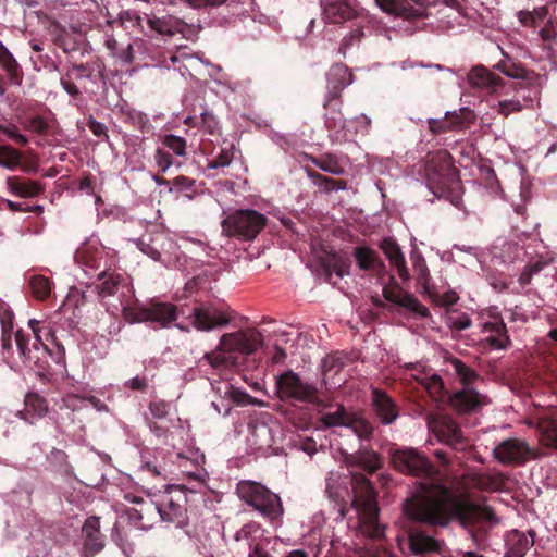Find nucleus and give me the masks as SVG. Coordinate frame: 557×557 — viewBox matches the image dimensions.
Masks as SVG:
<instances>
[{
  "label": "nucleus",
  "mask_w": 557,
  "mask_h": 557,
  "mask_svg": "<svg viewBox=\"0 0 557 557\" xmlns=\"http://www.w3.org/2000/svg\"><path fill=\"white\" fill-rule=\"evenodd\" d=\"M409 546L416 555L440 553L442 542L428 535L423 531H411L409 534Z\"/></svg>",
  "instance_id": "c756f323"
},
{
  "label": "nucleus",
  "mask_w": 557,
  "mask_h": 557,
  "mask_svg": "<svg viewBox=\"0 0 557 557\" xmlns=\"http://www.w3.org/2000/svg\"><path fill=\"white\" fill-rule=\"evenodd\" d=\"M322 16L329 24H342L358 16L356 0H321Z\"/></svg>",
  "instance_id": "f3484780"
},
{
  "label": "nucleus",
  "mask_w": 557,
  "mask_h": 557,
  "mask_svg": "<svg viewBox=\"0 0 557 557\" xmlns=\"http://www.w3.org/2000/svg\"><path fill=\"white\" fill-rule=\"evenodd\" d=\"M119 20L121 26H123L124 28H128L129 26L141 27V22L144 18L134 11H123L120 13Z\"/></svg>",
  "instance_id": "bf43d9fd"
},
{
  "label": "nucleus",
  "mask_w": 557,
  "mask_h": 557,
  "mask_svg": "<svg viewBox=\"0 0 557 557\" xmlns=\"http://www.w3.org/2000/svg\"><path fill=\"white\" fill-rule=\"evenodd\" d=\"M51 281L41 274L32 275L28 280L30 294L39 301H44L49 298L51 294Z\"/></svg>",
  "instance_id": "a19ab883"
},
{
  "label": "nucleus",
  "mask_w": 557,
  "mask_h": 557,
  "mask_svg": "<svg viewBox=\"0 0 557 557\" xmlns=\"http://www.w3.org/2000/svg\"><path fill=\"white\" fill-rule=\"evenodd\" d=\"M389 281L391 284L383 287V297L387 301L404 307L422 318L430 315L429 309L422 305L413 295L405 292L398 285L394 276H391Z\"/></svg>",
  "instance_id": "2eb2a0df"
},
{
  "label": "nucleus",
  "mask_w": 557,
  "mask_h": 557,
  "mask_svg": "<svg viewBox=\"0 0 557 557\" xmlns=\"http://www.w3.org/2000/svg\"><path fill=\"white\" fill-rule=\"evenodd\" d=\"M507 476L502 472L493 474H479L474 482L475 485L486 492H498L505 487Z\"/></svg>",
  "instance_id": "79ce46f5"
},
{
  "label": "nucleus",
  "mask_w": 557,
  "mask_h": 557,
  "mask_svg": "<svg viewBox=\"0 0 557 557\" xmlns=\"http://www.w3.org/2000/svg\"><path fill=\"white\" fill-rule=\"evenodd\" d=\"M15 343L21 358L25 363L37 366L39 370H45V366L40 364V358L33 355V347H29V336L23 331L15 332Z\"/></svg>",
  "instance_id": "ea45409f"
},
{
  "label": "nucleus",
  "mask_w": 557,
  "mask_h": 557,
  "mask_svg": "<svg viewBox=\"0 0 557 557\" xmlns=\"http://www.w3.org/2000/svg\"><path fill=\"white\" fill-rule=\"evenodd\" d=\"M372 409L384 425L394 423L399 417V408L395 400L383 389L372 388L371 392Z\"/></svg>",
  "instance_id": "6ab92c4d"
},
{
  "label": "nucleus",
  "mask_w": 557,
  "mask_h": 557,
  "mask_svg": "<svg viewBox=\"0 0 557 557\" xmlns=\"http://www.w3.org/2000/svg\"><path fill=\"white\" fill-rule=\"evenodd\" d=\"M527 81L517 82L510 85L512 90L516 92V97L523 101V109H530L533 107L534 101L540 99L544 76L541 74H529Z\"/></svg>",
  "instance_id": "5701e85b"
},
{
  "label": "nucleus",
  "mask_w": 557,
  "mask_h": 557,
  "mask_svg": "<svg viewBox=\"0 0 557 557\" xmlns=\"http://www.w3.org/2000/svg\"><path fill=\"white\" fill-rule=\"evenodd\" d=\"M304 170L307 176L312 181V183L322 188L325 193H331L333 190H345L347 189V182L344 180H334L332 177L322 175L317 172L312 168L306 165Z\"/></svg>",
  "instance_id": "e433bc0d"
},
{
  "label": "nucleus",
  "mask_w": 557,
  "mask_h": 557,
  "mask_svg": "<svg viewBox=\"0 0 557 557\" xmlns=\"http://www.w3.org/2000/svg\"><path fill=\"white\" fill-rule=\"evenodd\" d=\"M422 384L426 388L430 395L433 397H441L445 391L444 382L437 374H433L430 377L423 380Z\"/></svg>",
  "instance_id": "6e6d98bb"
},
{
  "label": "nucleus",
  "mask_w": 557,
  "mask_h": 557,
  "mask_svg": "<svg viewBox=\"0 0 557 557\" xmlns=\"http://www.w3.org/2000/svg\"><path fill=\"white\" fill-rule=\"evenodd\" d=\"M201 125L211 135L220 129L219 121L215 115L207 110L201 113Z\"/></svg>",
  "instance_id": "e2e57ef3"
},
{
  "label": "nucleus",
  "mask_w": 557,
  "mask_h": 557,
  "mask_svg": "<svg viewBox=\"0 0 557 557\" xmlns=\"http://www.w3.org/2000/svg\"><path fill=\"white\" fill-rule=\"evenodd\" d=\"M149 410L154 418L162 419L169 412V404L164 400L151 401L149 405Z\"/></svg>",
  "instance_id": "338daca9"
},
{
  "label": "nucleus",
  "mask_w": 557,
  "mask_h": 557,
  "mask_svg": "<svg viewBox=\"0 0 557 557\" xmlns=\"http://www.w3.org/2000/svg\"><path fill=\"white\" fill-rule=\"evenodd\" d=\"M306 158L323 172L332 175H343L345 173L344 165L341 163L339 158L334 153L326 152L319 157L307 154Z\"/></svg>",
  "instance_id": "c9c22d12"
},
{
  "label": "nucleus",
  "mask_w": 557,
  "mask_h": 557,
  "mask_svg": "<svg viewBox=\"0 0 557 557\" xmlns=\"http://www.w3.org/2000/svg\"><path fill=\"white\" fill-rule=\"evenodd\" d=\"M182 191L185 196L193 198L196 193V181L185 175H178L173 180L172 191Z\"/></svg>",
  "instance_id": "864d4df0"
},
{
  "label": "nucleus",
  "mask_w": 557,
  "mask_h": 557,
  "mask_svg": "<svg viewBox=\"0 0 557 557\" xmlns=\"http://www.w3.org/2000/svg\"><path fill=\"white\" fill-rule=\"evenodd\" d=\"M425 180L429 189L435 196L454 190L459 184L458 171L447 150H438L429 157L425 164Z\"/></svg>",
  "instance_id": "423d86ee"
},
{
  "label": "nucleus",
  "mask_w": 557,
  "mask_h": 557,
  "mask_svg": "<svg viewBox=\"0 0 557 557\" xmlns=\"http://www.w3.org/2000/svg\"><path fill=\"white\" fill-rule=\"evenodd\" d=\"M7 185L11 193L23 198L36 197L45 190L44 186L39 182L21 176L8 177Z\"/></svg>",
  "instance_id": "7c9ffc66"
},
{
  "label": "nucleus",
  "mask_w": 557,
  "mask_h": 557,
  "mask_svg": "<svg viewBox=\"0 0 557 557\" xmlns=\"http://www.w3.org/2000/svg\"><path fill=\"white\" fill-rule=\"evenodd\" d=\"M487 404L488 397L473 387H462L449 396V405L461 414L479 411Z\"/></svg>",
  "instance_id": "dca6fc26"
},
{
  "label": "nucleus",
  "mask_w": 557,
  "mask_h": 557,
  "mask_svg": "<svg viewBox=\"0 0 557 557\" xmlns=\"http://www.w3.org/2000/svg\"><path fill=\"white\" fill-rule=\"evenodd\" d=\"M267 222L268 218L255 209H237L222 220V233L240 242H252Z\"/></svg>",
  "instance_id": "0eeeda50"
},
{
  "label": "nucleus",
  "mask_w": 557,
  "mask_h": 557,
  "mask_svg": "<svg viewBox=\"0 0 557 557\" xmlns=\"http://www.w3.org/2000/svg\"><path fill=\"white\" fill-rule=\"evenodd\" d=\"M28 326L35 337V342L33 343L34 350L38 351L41 347L55 363L63 362L65 358L64 346L58 341L54 331L49 326V324L30 319L28 321Z\"/></svg>",
  "instance_id": "f8f14e48"
},
{
  "label": "nucleus",
  "mask_w": 557,
  "mask_h": 557,
  "mask_svg": "<svg viewBox=\"0 0 557 557\" xmlns=\"http://www.w3.org/2000/svg\"><path fill=\"white\" fill-rule=\"evenodd\" d=\"M445 323L449 329L463 331L471 326L472 321L467 313L451 311L447 313L445 318Z\"/></svg>",
  "instance_id": "3c124183"
},
{
  "label": "nucleus",
  "mask_w": 557,
  "mask_h": 557,
  "mask_svg": "<svg viewBox=\"0 0 557 557\" xmlns=\"http://www.w3.org/2000/svg\"><path fill=\"white\" fill-rule=\"evenodd\" d=\"M88 404L98 411H101L106 408V405L95 396H89L87 398L70 396L65 399V406L71 409L73 413L87 409Z\"/></svg>",
  "instance_id": "37998d69"
},
{
  "label": "nucleus",
  "mask_w": 557,
  "mask_h": 557,
  "mask_svg": "<svg viewBox=\"0 0 557 557\" xmlns=\"http://www.w3.org/2000/svg\"><path fill=\"white\" fill-rule=\"evenodd\" d=\"M123 317L129 323L151 322L169 327L177 319V306L170 302L151 301L135 308L124 307Z\"/></svg>",
  "instance_id": "9d476101"
},
{
  "label": "nucleus",
  "mask_w": 557,
  "mask_h": 557,
  "mask_svg": "<svg viewBox=\"0 0 557 557\" xmlns=\"http://www.w3.org/2000/svg\"><path fill=\"white\" fill-rule=\"evenodd\" d=\"M0 132L22 147L28 144V138L21 134L17 126L14 124H10L8 126L0 124Z\"/></svg>",
  "instance_id": "4d7b16f0"
},
{
  "label": "nucleus",
  "mask_w": 557,
  "mask_h": 557,
  "mask_svg": "<svg viewBox=\"0 0 557 557\" xmlns=\"http://www.w3.org/2000/svg\"><path fill=\"white\" fill-rule=\"evenodd\" d=\"M154 161L162 172H165L171 165H173L172 154L163 147L156 150Z\"/></svg>",
  "instance_id": "680f3d73"
},
{
  "label": "nucleus",
  "mask_w": 557,
  "mask_h": 557,
  "mask_svg": "<svg viewBox=\"0 0 557 557\" xmlns=\"http://www.w3.org/2000/svg\"><path fill=\"white\" fill-rule=\"evenodd\" d=\"M380 248L388 259L391 265L396 269L399 277L403 281L409 280L410 274L399 245L392 238H384L380 243Z\"/></svg>",
  "instance_id": "cd10ccee"
},
{
  "label": "nucleus",
  "mask_w": 557,
  "mask_h": 557,
  "mask_svg": "<svg viewBox=\"0 0 557 557\" xmlns=\"http://www.w3.org/2000/svg\"><path fill=\"white\" fill-rule=\"evenodd\" d=\"M347 428H350L362 440L371 438L374 431L371 422L357 413L351 414Z\"/></svg>",
  "instance_id": "a18cd8bd"
},
{
  "label": "nucleus",
  "mask_w": 557,
  "mask_h": 557,
  "mask_svg": "<svg viewBox=\"0 0 557 557\" xmlns=\"http://www.w3.org/2000/svg\"><path fill=\"white\" fill-rule=\"evenodd\" d=\"M234 144L227 143L221 148L219 153L208 163L209 169L228 166L234 159Z\"/></svg>",
  "instance_id": "8fccbe9b"
},
{
  "label": "nucleus",
  "mask_w": 557,
  "mask_h": 557,
  "mask_svg": "<svg viewBox=\"0 0 557 557\" xmlns=\"http://www.w3.org/2000/svg\"><path fill=\"white\" fill-rule=\"evenodd\" d=\"M483 331L493 333L486 338V342L494 349H506L511 343L503 321L486 322L483 324Z\"/></svg>",
  "instance_id": "f704fd0d"
},
{
  "label": "nucleus",
  "mask_w": 557,
  "mask_h": 557,
  "mask_svg": "<svg viewBox=\"0 0 557 557\" xmlns=\"http://www.w3.org/2000/svg\"><path fill=\"white\" fill-rule=\"evenodd\" d=\"M523 110L522 102L519 98L504 99L498 102V113L504 117H508L511 113H518Z\"/></svg>",
  "instance_id": "5fc2aeb1"
},
{
  "label": "nucleus",
  "mask_w": 557,
  "mask_h": 557,
  "mask_svg": "<svg viewBox=\"0 0 557 557\" xmlns=\"http://www.w3.org/2000/svg\"><path fill=\"white\" fill-rule=\"evenodd\" d=\"M356 465L369 474L374 473L382 466L380 456L376 453H360L356 457Z\"/></svg>",
  "instance_id": "de8ad7c7"
},
{
  "label": "nucleus",
  "mask_w": 557,
  "mask_h": 557,
  "mask_svg": "<svg viewBox=\"0 0 557 557\" xmlns=\"http://www.w3.org/2000/svg\"><path fill=\"white\" fill-rule=\"evenodd\" d=\"M543 446L557 449V409H546L533 418Z\"/></svg>",
  "instance_id": "4be33fe9"
},
{
  "label": "nucleus",
  "mask_w": 557,
  "mask_h": 557,
  "mask_svg": "<svg viewBox=\"0 0 557 557\" xmlns=\"http://www.w3.org/2000/svg\"><path fill=\"white\" fill-rule=\"evenodd\" d=\"M352 83V74L349 69L342 63L332 65L326 73V94L324 99L342 100L343 90Z\"/></svg>",
  "instance_id": "aec40b11"
},
{
  "label": "nucleus",
  "mask_w": 557,
  "mask_h": 557,
  "mask_svg": "<svg viewBox=\"0 0 557 557\" xmlns=\"http://www.w3.org/2000/svg\"><path fill=\"white\" fill-rule=\"evenodd\" d=\"M426 422L438 441L453 449L465 451L469 446L459 424L450 416L429 413Z\"/></svg>",
  "instance_id": "9b49d317"
},
{
  "label": "nucleus",
  "mask_w": 557,
  "mask_h": 557,
  "mask_svg": "<svg viewBox=\"0 0 557 557\" xmlns=\"http://www.w3.org/2000/svg\"><path fill=\"white\" fill-rule=\"evenodd\" d=\"M276 395L285 403L311 404L325 409L331 406L322 398V393L315 384L304 382L298 373L287 370L276 377Z\"/></svg>",
  "instance_id": "39448f33"
},
{
  "label": "nucleus",
  "mask_w": 557,
  "mask_h": 557,
  "mask_svg": "<svg viewBox=\"0 0 557 557\" xmlns=\"http://www.w3.org/2000/svg\"><path fill=\"white\" fill-rule=\"evenodd\" d=\"M468 82L473 88L488 94L497 92L505 85L504 79L484 66H475L468 74Z\"/></svg>",
  "instance_id": "b1692460"
},
{
  "label": "nucleus",
  "mask_w": 557,
  "mask_h": 557,
  "mask_svg": "<svg viewBox=\"0 0 557 557\" xmlns=\"http://www.w3.org/2000/svg\"><path fill=\"white\" fill-rule=\"evenodd\" d=\"M186 505L187 494L184 486L170 485L156 503L151 502L146 508L132 509L128 515L129 519L144 530L152 527L150 516L156 513L161 521L183 527L188 521Z\"/></svg>",
  "instance_id": "f03ea898"
},
{
  "label": "nucleus",
  "mask_w": 557,
  "mask_h": 557,
  "mask_svg": "<svg viewBox=\"0 0 557 557\" xmlns=\"http://www.w3.org/2000/svg\"><path fill=\"white\" fill-rule=\"evenodd\" d=\"M0 67L7 72L8 79L11 84L21 86L24 73L9 49L0 41Z\"/></svg>",
  "instance_id": "2f4dec72"
},
{
  "label": "nucleus",
  "mask_w": 557,
  "mask_h": 557,
  "mask_svg": "<svg viewBox=\"0 0 557 557\" xmlns=\"http://www.w3.org/2000/svg\"><path fill=\"white\" fill-rule=\"evenodd\" d=\"M147 24L149 27L157 33L161 35H173L174 32L172 30L171 25L162 18L153 17V18H147Z\"/></svg>",
  "instance_id": "0e129e2a"
},
{
  "label": "nucleus",
  "mask_w": 557,
  "mask_h": 557,
  "mask_svg": "<svg viewBox=\"0 0 557 557\" xmlns=\"http://www.w3.org/2000/svg\"><path fill=\"white\" fill-rule=\"evenodd\" d=\"M494 458L505 466H522L533 457V449L520 438H507L493 448Z\"/></svg>",
  "instance_id": "ddd939ff"
},
{
  "label": "nucleus",
  "mask_w": 557,
  "mask_h": 557,
  "mask_svg": "<svg viewBox=\"0 0 557 557\" xmlns=\"http://www.w3.org/2000/svg\"><path fill=\"white\" fill-rule=\"evenodd\" d=\"M503 54L505 59L500 60L494 67L504 75L524 82L530 76L529 74H537L534 71L524 69L521 63L512 61L508 54L504 52Z\"/></svg>",
  "instance_id": "58836bf2"
},
{
  "label": "nucleus",
  "mask_w": 557,
  "mask_h": 557,
  "mask_svg": "<svg viewBox=\"0 0 557 557\" xmlns=\"http://www.w3.org/2000/svg\"><path fill=\"white\" fill-rule=\"evenodd\" d=\"M24 406V410H20L17 416L30 424L48 413V401L37 392H28L25 395Z\"/></svg>",
  "instance_id": "a878e982"
},
{
  "label": "nucleus",
  "mask_w": 557,
  "mask_h": 557,
  "mask_svg": "<svg viewBox=\"0 0 557 557\" xmlns=\"http://www.w3.org/2000/svg\"><path fill=\"white\" fill-rule=\"evenodd\" d=\"M352 413L347 412L343 405H338L336 411L321 416L320 421L324 428L346 426Z\"/></svg>",
  "instance_id": "c03bdc74"
},
{
  "label": "nucleus",
  "mask_w": 557,
  "mask_h": 557,
  "mask_svg": "<svg viewBox=\"0 0 557 557\" xmlns=\"http://www.w3.org/2000/svg\"><path fill=\"white\" fill-rule=\"evenodd\" d=\"M377 7L385 13L404 15V16H420L423 8L420 0H374Z\"/></svg>",
  "instance_id": "bb28decb"
},
{
  "label": "nucleus",
  "mask_w": 557,
  "mask_h": 557,
  "mask_svg": "<svg viewBox=\"0 0 557 557\" xmlns=\"http://www.w3.org/2000/svg\"><path fill=\"white\" fill-rule=\"evenodd\" d=\"M358 269L377 278L386 274V265L379 253L369 246H357L351 251Z\"/></svg>",
  "instance_id": "a211bd4d"
},
{
  "label": "nucleus",
  "mask_w": 557,
  "mask_h": 557,
  "mask_svg": "<svg viewBox=\"0 0 557 557\" xmlns=\"http://www.w3.org/2000/svg\"><path fill=\"white\" fill-rule=\"evenodd\" d=\"M343 101L324 99V126L332 143L342 144L347 140L346 119L342 112Z\"/></svg>",
  "instance_id": "4468645a"
},
{
  "label": "nucleus",
  "mask_w": 557,
  "mask_h": 557,
  "mask_svg": "<svg viewBox=\"0 0 557 557\" xmlns=\"http://www.w3.org/2000/svg\"><path fill=\"white\" fill-rule=\"evenodd\" d=\"M463 117L456 112H446L443 119H429L428 126L432 134H443L465 127Z\"/></svg>",
  "instance_id": "473e14b6"
},
{
  "label": "nucleus",
  "mask_w": 557,
  "mask_h": 557,
  "mask_svg": "<svg viewBox=\"0 0 557 557\" xmlns=\"http://www.w3.org/2000/svg\"><path fill=\"white\" fill-rule=\"evenodd\" d=\"M22 160V154L18 150L1 145L0 146V166L14 170L16 169Z\"/></svg>",
  "instance_id": "09e8293b"
},
{
  "label": "nucleus",
  "mask_w": 557,
  "mask_h": 557,
  "mask_svg": "<svg viewBox=\"0 0 557 557\" xmlns=\"http://www.w3.org/2000/svg\"><path fill=\"white\" fill-rule=\"evenodd\" d=\"M87 126L88 128L91 131V133L97 136V137H106L108 138V128L107 126L101 123V122H98L97 120H95L92 116H90L87 121Z\"/></svg>",
  "instance_id": "774afa93"
},
{
  "label": "nucleus",
  "mask_w": 557,
  "mask_h": 557,
  "mask_svg": "<svg viewBox=\"0 0 557 557\" xmlns=\"http://www.w3.org/2000/svg\"><path fill=\"white\" fill-rule=\"evenodd\" d=\"M191 325L200 332L222 329L231 322V311L225 304L214 301H195L188 309Z\"/></svg>",
  "instance_id": "1a4fd4ad"
},
{
  "label": "nucleus",
  "mask_w": 557,
  "mask_h": 557,
  "mask_svg": "<svg viewBox=\"0 0 557 557\" xmlns=\"http://www.w3.org/2000/svg\"><path fill=\"white\" fill-rule=\"evenodd\" d=\"M23 128L38 135H47L50 132V123L41 115H32L21 122Z\"/></svg>",
  "instance_id": "49530a36"
},
{
  "label": "nucleus",
  "mask_w": 557,
  "mask_h": 557,
  "mask_svg": "<svg viewBox=\"0 0 557 557\" xmlns=\"http://www.w3.org/2000/svg\"><path fill=\"white\" fill-rule=\"evenodd\" d=\"M262 344V335L257 330L248 329L234 333H226L221 336L220 344L215 351L207 352L205 358L214 369L234 364L233 354H253Z\"/></svg>",
  "instance_id": "20e7f679"
},
{
  "label": "nucleus",
  "mask_w": 557,
  "mask_h": 557,
  "mask_svg": "<svg viewBox=\"0 0 557 557\" xmlns=\"http://www.w3.org/2000/svg\"><path fill=\"white\" fill-rule=\"evenodd\" d=\"M84 535V547L90 554H97L103 548V536L100 532L98 517H89L82 529Z\"/></svg>",
  "instance_id": "c85d7f7f"
},
{
  "label": "nucleus",
  "mask_w": 557,
  "mask_h": 557,
  "mask_svg": "<svg viewBox=\"0 0 557 557\" xmlns=\"http://www.w3.org/2000/svg\"><path fill=\"white\" fill-rule=\"evenodd\" d=\"M351 485L352 506L356 509L362 532L373 540L383 537L384 528L379 523L376 492L370 480L362 473H352Z\"/></svg>",
  "instance_id": "7ed1b4c3"
},
{
  "label": "nucleus",
  "mask_w": 557,
  "mask_h": 557,
  "mask_svg": "<svg viewBox=\"0 0 557 557\" xmlns=\"http://www.w3.org/2000/svg\"><path fill=\"white\" fill-rule=\"evenodd\" d=\"M0 324L1 331H13L14 313L4 302H0Z\"/></svg>",
  "instance_id": "13d9d810"
},
{
  "label": "nucleus",
  "mask_w": 557,
  "mask_h": 557,
  "mask_svg": "<svg viewBox=\"0 0 557 557\" xmlns=\"http://www.w3.org/2000/svg\"><path fill=\"white\" fill-rule=\"evenodd\" d=\"M103 258L104 255L101 249L89 246L78 248L74 256L75 262L90 277H97V273L102 270Z\"/></svg>",
  "instance_id": "393cba45"
},
{
  "label": "nucleus",
  "mask_w": 557,
  "mask_h": 557,
  "mask_svg": "<svg viewBox=\"0 0 557 557\" xmlns=\"http://www.w3.org/2000/svg\"><path fill=\"white\" fill-rule=\"evenodd\" d=\"M391 460L398 472L421 480L417 492L405 503V512L411 520L433 527H445L451 519L465 528L498 523L492 507L462 499L443 484L438 469L417 449H395Z\"/></svg>",
  "instance_id": "f257e3e1"
},
{
  "label": "nucleus",
  "mask_w": 557,
  "mask_h": 557,
  "mask_svg": "<svg viewBox=\"0 0 557 557\" xmlns=\"http://www.w3.org/2000/svg\"><path fill=\"white\" fill-rule=\"evenodd\" d=\"M413 261V269L418 273V281L420 283L426 284L429 278V270L425 263V260L421 255H414L411 257Z\"/></svg>",
  "instance_id": "052dcab7"
},
{
  "label": "nucleus",
  "mask_w": 557,
  "mask_h": 557,
  "mask_svg": "<svg viewBox=\"0 0 557 557\" xmlns=\"http://www.w3.org/2000/svg\"><path fill=\"white\" fill-rule=\"evenodd\" d=\"M533 543V539L529 540L524 533L513 530L506 540L507 552L505 557H524Z\"/></svg>",
  "instance_id": "72a5a7b5"
},
{
  "label": "nucleus",
  "mask_w": 557,
  "mask_h": 557,
  "mask_svg": "<svg viewBox=\"0 0 557 557\" xmlns=\"http://www.w3.org/2000/svg\"><path fill=\"white\" fill-rule=\"evenodd\" d=\"M238 496L262 516L274 520L283 515V506L278 495L274 494L260 483L242 482L237 487Z\"/></svg>",
  "instance_id": "6e6552de"
},
{
  "label": "nucleus",
  "mask_w": 557,
  "mask_h": 557,
  "mask_svg": "<svg viewBox=\"0 0 557 557\" xmlns=\"http://www.w3.org/2000/svg\"><path fill=\"white\" fill-rule=\"evenodd\" d=\"M96 280V290L102 298L115 295L120 288L129 284L128 276L125 273L107 267L97 273Z\"/></svg>",
  "instance_id": "412c9836"
},
{
  "label": "nucleus",
  "mask_w": 557,
  "mask_h": 557,
  "mask_svg": "<svg viewBox=\"0 0 557 557\" xmlns=\"http://www.w3.org/2000/svg\"><path fill=\"white\" fill-rule=\"evenodd\" d=\"M363 36L364 33L361 27L352 29L347 36L343 38L339 50L345 52V50L350 48L355 42H359Z\"/></svg>",
  "instance_id": "69168bd1"
},
{
  "label": "nucleus",
  "mask_w": 557,
  "mask_h": 557,
  "mask_svg": "<svg viewBox=\"0 0 557 557\" xmlns=\"http://www.w3.org/2000/svg\"><path fill=\"white\" fill-rule=\"evenodd\" d=\"M162 146L163 148L171 150L176 156L182 157L186 154L187 143L183 137L173 134L165 135L162 138Z\"/></svg>",
  "instance_id": "603ef678"
},
{
  "label": "nucleus",
  "mask_w": 557,
  "mask_h": 557,
  "mask_svg": "<svg viewBox=\"0 0 557 557\" xmlns=\"http://www.w3.org/2000/svg\"><path fill=\"white\" fill-rule=\"evenodd\" d=\"M448 362L451 364L454 373L463 387H472L476 381H483L478 372L470 366L466 364L462 360L456 357H450Z\"/></svg>",
  "instance_id": "4c0bfd02"
}]
</instances>
